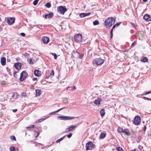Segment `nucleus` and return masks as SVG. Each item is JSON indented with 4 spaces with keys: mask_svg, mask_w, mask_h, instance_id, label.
Wrapping results in <instances>:
<instances>
[{
    "mask_svg": "<svg viewBox=\"0 0 151 151\" xmlns=\"http://www.w3.org/2000/svg\"><path fill=\"white\" fill-rule=\"evenodd\" d=\"M115 23V19L114 18L109 17L106 19L104 22L106 28H110Z\"/></svg>",
    "mask_w": 151,
    "mask_h": 151,
    "instance_id": "f257e3e1",
    "label": "nucleus"
},
{
    "mask_svg": "<svg viewBox=\"0 0 151 151\" xmlns=\"http://www.w3.org/2000/svg\"><path fill=\"white\" fill-rule=\"evenodd\" d=\"M104 60L100 58H96L93 61V63L97 65H100L104 63Z\"/></svg>",
    "mask_w": 151,
    "mask_h": 151,
    "instance_id": "f03ea898",
    "label": "nucleus"
},
{
    "mask_svg": "<svg viewBox=\"0 0 151 151\" xmlns=\"http://www.w3.org/2000/svg\"><path fill=\"white\" fill-rule=\"evenodd\" d=\"M86 150H91L95 147V145L92 142H88L86 144Z\"/></svg>",
    "mask_w": 151,
    "mask_h": 151,
    "instance_id": "7ed1b4c3",
    "label": "nucleus"
},
{
    "mask_svg": "<svg viewBox=\"0 0 151 151\" xmlns=\"http://www.w3.org/2000/svg\"><path fill=\"white\" fill-rule=\"evenodd\" d=\"M58 12L60 14H64V13L67 10V9L65 7L62 6H59L57 8Z\"/></svg>",
    "mask_w": 151,
    "mask_h": 151,
    "instance_id": "20e7f679",
    "label": "nucleus"
},
{
    "mask_svg": "<svg viewBox=\"0 0 151 151\" xmlns=\"http://www.w3.org/2000/svg\"><path fill=\"white\" fill-rule=\"evenodd\" d=\"M82 36L80 34H76L74 37L73 40L75 42H80L82 39Z\"/></svg>",
    "mask_w": 151,
    "mask_h": 151,
    "instance_id": "39448f33",
    "label": "nucleus"
},
{
    "mask_svg": "<svg viewBox=\"0 0 151 151\" xmlns=\"http://www.w3.org/2000/svg\"><path fill=\"white\" fill-rule=\"evenodd\" d=\"M141 118L139 116H136L134 119L133 123L135 125H139L141 122Z\"/></svg>",
    "mask_w": 151,
    "mask_h": 151,
    "instance_id": "423d86ee",
    "label": "nucleus"
},
{
    "mask_svg": "<svg viewBox=\"0 0 151 151\" xmlns=\"http://www.w3.org/2000/svg\"><path fill=\"white\" fill-rule=\"evenodd\" d=\"M27 75V74L26 71H23L20 74V81H23L26 78V76Z\"/></svg>",
    "mask_w": 151,
    "mask_h": 151,
    "instance_id": "0eeeda50",
    "label": "nucleus"
},
{
    "mask_svg": "<svg viewBox=\"0 0 151 151\" xmlns=\"http://www.w3.org/2000/svg\"><path fill=\"white\" fill-rule=\"evenodd\" d=\"M15 22V18L9 17L7 19V22L9 25H12Z\"/></svg>",
    "mask_w": 151,
    "mask_h": 151,
    "instance_id": "6e6552de",
    "label": "nucleus"
},
{
    "mask_svg": "<svg viewBox=\"0 0 151 151\" xmlns=\"http://www.w3.org/2000/svg\"><path fill=\"white\" fill-rule=\"evenodd\" d=\"M49 38L48 37L43 36L42 37V41L45 44H47L49 42Z\"/></svg>",
    "mask_w": 151,
    "mask_h": 151,
    "instance_id": "1a4fd4ad",
    "label": "nucleus"
},
{
    "mask_svg": "<svg viewBox=\"0 0 151 151\" xmlns=\"http://www.w3.org/2000/svg\"><path fill=\"white\" fill-rule=\"evenodd\" d=\"M72 55L75 58H78L79 55V53L77 51H73L72 53Z\"/></svg>",
    "mask_w": 151,
    "mask_h": 151,
    "instance_id": "9d476101",
    "label": "nucleus"
},
{
    "mask_svg": "<svg viewBox=\"0 0 151 151\" xmlns=\"http://www.w3.org/2000/svg\"><path fill=\"white\" fill-rule=\"evenodd\" d=\"M15 68L18 70H19L21 69V64L19 63H17L14 65Z\"/></svg>",
    "mask_w": 151,
    "mask_h": 151,
    "instance_id": "9b49d317",
    "label": "nucleus"
},
{
    "mask_svg": "<svg viewBox=\"0 0 151 151\" xmlns=\"http://www.w3.org/2000/svg\"><path fill=\"white\" fill-rule=\"evenodd\" d=\"M54 16V14L53 12H51L49 14H46L45 16V19L49 18H52Z\"/></svg>",
    "mask_w": 151,
    "mask_h": 151,
    "instance_id": "f8f14e48",
    "label": "nucleus"
},
{
    "mask_svg": "<svg viewBox=\"0 0 151 151\" xmlns=\"http://www.w3.org/2000/svg\"><path fill=\"white\" fill-rule=\"evenodd\" d=\"M91 14L90 12L87 13H81L80 15V17L81 18H83Z\"/></svg>",
    "mask_w": 151,
    "mask_h": 151,
    "instance_id": "ddd939ff",
    "label": "nucleus"
},
{
    "mask_svg": "<svg viewBox=\"0 0 151 151\" xmlns=\"http://www.w3.org/2000/svg\"><path fill=\"white\" fill-rule=\"evenodd\" d=\"M34 74L36 76H39L41 75V72L38 70H35L34 71Z\"/></svg>",
    "mask_w": 151,
    "mask_h": 151,
    "instance_id": "4468645a",
    "label": "nucleus"
},
{
    "mask_svg": "<svg viewBox=\"0 0 151 151\" xmlns=\"http://www.w3.org/2000/svg\"><path fill=\"white\" fill-rule=\"evenodd\" d=\"M76 127V126H75V125L73 126V125H71L68 128H67L66 129V131L67 132H69V131L72 130V129H73Z\"/></svg>",
    "mask_w": 151,
    "mask_h": 151,
    "instance_id": "2eb2a0df",
    "label": "nucleus"
},
{
    "mask_svg": "<svg viewBox=\"0 0 151 151\" xmlns=\"http://www.w3.org/2000/svg\"><path fill=\"white\" fill-rule=\"evenodd\" d=\"M150 16L147 14H145L143 17V19L146 21H150Z\"/></svg>",
    "mask_w": 151,
    "mask_h": 151,
    "instance_id": "dca6fc26",
    "label": "nucleus"
},
{
    "mask_svg": "<svg viewBox=\"0 0 151 151\" xmlns=\"http://www.w3.org/2000/svg\"><path fill=\"white\" fill-rule=\"evenodd\" d=\"M6 59L5 58L2 57L1 59V63L2 65H4L6 64Z\"/></svg>",
    "mask_w": 151,
    "mask_h": 151,
    "instance_id": "f3484780",
    "label": "nucleus"
},
{
    "mask_svg": "<svg viewBox=\"0 0 151 151\" xmlns=\"http://www.w3.org/2000/svg\"><path fill=\"white\" fill-rule=\"evenodd\" d=\"M122 133H123L124 134L127 135H129L130 134V133L129 131L127 129H125L123 130Z\"/></svg>",
    "mask_w": 151,
    "mask_h": 151,
    "instance_id": "a211bd4d",
    "label": "nucleus"
},
{
    "mask_svg": "<svg viewBox=\"0 0 151 151\" xmlns=\"http://www.w3.org/2000/svg\"><path fill=\"white\" fill-rule=\"evenodd\" d=\"M66 108V107H63V108H61L60 109L57 110V111H54V112H51L50 113V115H52V114H55L56 113L58 112H59L60 110H62V109H65Z\"/></svg>",
    "mask_w": 151,
    "mask_h": 151,
    "instance_id": "6ab92c4d",
    "label": "nucleus"
},
{
    "mask_svg": "<svg viewBox=\"0 0 151 151\" xmlns=\"http://www.w3.org/2000/svg\"><path fill=\"white\" fill-rule=\"evenodd\" d=\"M106 136V134L104 133H101L99 137V138L100 139H102L104 138Z\"/></svg>",
    "mask_w": 151,
    "mask_h": 151,
    "instance_id": "aec40b11",
    "label": "nucleus"
},
{
    "mask_svg": "<svg viewBox=\"0 0 151 151\" xmlns=\"http://www.w3.org/2000/svg\"><path fill=\"white\" fill-rule=\"evenodd\" d=\"M100 113L101 116H103L105 113L104 110L103 109H101L100 111Z\"/></svg>",
    "mask_w": 151,
    "mask_h": 151,
    "instance_id": "412c9836",
    "label": "nucleus"
},
{
    "mask_svg": "<svg viewBox=\"0 0 151 151\" xmlns=\"http://www.w3.org/2000/svg\"><path fill=\"white\" fill-rule=\"evenodd\" d=\"M54 75V72L53 70H51V72L50 73V75L47 76L48 78H52Z\"/></svg>",
    "mask_w": 151,
    "mask_h": 151,
    "instance_id": "4be33fe9",
    "label": "nucleus"
},
{
    "mask_svg": "<svg viewBox=\"0 0 151 151\" xmlns=\"http://www.w3.org/2000/svg\"><path fill=\"white\" fill-rule=\"evenodd\" d=\"M49 117V116H48V117H46L45 118V119H44V118H41V119H38V120H37L36 121V123H38V122H42V121H44L45 120V119H46V118L47 117Z\"/></svg>",
    "mask_w": 151,
    "mask_h": 151,
    "instance_id": "5701e85b",
    "label": "nucleus"
},
{
    "mask_svg": "<svg viewBox=\"0 0 151 151\" xmlns=\"http://www.w3.org/2000/svg\"><path fill=\"white\" fill-rule=\"evenodd\" d=\"M148 59L146 57H144L143 59L141 60V61L142 62L145 63L147 61Z\"/></svg>",
    "mask_w": 151,
    "mask_h": 151,
    "instance_id": "b1692460",
    "label": "nucleus"
},
{
    "mask_svg": "<svg viewBox=\"0 0 151 151\" xmlns=\"http://www.w3.org/2000/svg\"><path fill=\"white\" fill-rule=\"evenodd\" d=\"M36 96H39L41 94V91L39 89L36 90Z\"/></svg>",
    "mask_w": 151,
    "mask_h": 151,
    "instance_id": "393cba45",
    "label": "nucleus"
},
{
    "mask_svg": "<svg viewBox=\"0 0 151 151\" xmlns=\"http://www.w3.org/2000/svg\"><path fill=\"white\" fill-rule=\"evenodd\" d=\"M100 100L99 99H98L96 100L94 102V104L96 105H99L100 104Z\"/></svg>",
    "mask_w": 151,
    "mask_h": 151,
    "instance_id": "a878e982",
    "label": "nucleus"
},
{
    "mask_svg": "<svg viewBox=\"0 0 151 151\" xmlns=\"http://www.w3.org/2000/svg\"><path fill=\"white\" fill-rule=\"evenodd\" d=\"M117 130L118 132L119 133L122 132L123 130V128H121L120 127H118L117 129Z\"/></svg>",
    "mask_w": 151,
    "mask_h": 151,
    "instance_id": "bb28decb",
    "label": "nucleus"
},
{
    "mask_svg": "<svg viewBox=\"0 0 151 151\" xmlns=\"http://www.w3.org/2000/svg\"><path fill=\"white\" fill-rule=\"evenodd\" d=\"M58 118H60L61 119L63 120H66L65 118H66V116H58Z\"/></svg>",
    "mask_w": 151,
    "mask_h": 151,
    "instance_id": "cd10ccee",
    "label": "nucleus"
},
{
    "mask_svg": "<svg viewBox=\"0 0 151 151\" xmlns=\"http://www.w3.org/2000/svg\"><path fill=\"white\" fill-rule=\"evenodd\" d=\"M121 23V22H119L117 23H116L112 27L113 29L116 26H119L120 25V24Z\"/></svg>",
    "mask_w": 151,
    "mask_h": 151,
    "instance_id": "c85d7f7f",
    "label": "nucleus"
},
{
    "mask_svg": "<svg viewBox=\"0 0 151 151\" xmlns=\"http://www.w3.org/2000/svg\"><path fill=\"white\" fill-rule=\"evenodd\" d=\"M65 136H64L63 137L60 138V139L57 140L56 141V142L57 143H58V142H60V141H62V140H63V139L65 137Z\"/></svg>",
    "mask_w": 151,
    "mask_h": 151,
    "instance_id": "c756f323",
    "label": "nucleus"
},
{
    "mask_svg": "<svg viewBox=\"0 0 151 151\" xmlns=\"http://www.w3.org/2000/svg\"><path fill=\"white\" fill-rule=\"evenodd\" d=\"M74 118V117H70L69 116H66V118H65L66 120H70Z\"/></svg>",
    "mask_w": 151,
    "mask_h": 151,
    "instance_id": "7c9ffc66",
    "label": "nucleus"
},
{
    "mask_svg": "<svg viewBox=\"0 0 151 151\" xmlns=\"http://www.w3.org/2000/svg\"><path fill=\"white\" fill-rule=\"evenodd\" d=\"M99 23V22L97 20H95L93 22V24L94 25H98Z\"/></svg>",
    "mask_w": 151,
    "mask_h": 151,
    "instance_id": "2f4dec72",
    "label": "nucleus"
},
{
    "mask_svg": "<svg viewBox=\"0 0 151 151\" xmlns=\"http://www.w3.org/2000/svg\"><path fill=\"white\" fill-rule=\"evenodd\" d=\"M9 150L11 151H16L15 148L12 146H11L9 148Z\"/></svg>",
    "mask_w": 151,
    "mask_h": 151,
    "instance_id": "473e14b6",
    "label": "nucleus"
},
{
    "mask_svg": "<svg viewBox=\"0 0 151 151\" xmlns=\"http://www.w3.org/2000/svg\"><path fill=\"white\" fill-rule=\"evenodd\" d=\"M116 149L117 151H124L122 148L120 147H116Z\"/></svg>",
    "mask_w": 151,
    "mask_h": 151,
    "instance_id": "72a5a7b5",
    "label": "nucleus"
},
{
    "mask_svg": "<svg viewBox=\"0 0 151 151\" xmlns=\"http://www.w3.org/2000/svg\"><path fill=\"white\" fill-rule=\"evenodd\" d=\"M45 6L48 8H50L51 6V5L50 3H47L45 4Z\"/></svg>",
    "mask_w": 151,
    "mask_h": 151,
    "instance_id": "f704fd0d",
    "label": "nucleus"
},
{
    "mask_svg": "<svg viewBox=\"0 0 151 151\" xmlns=\"http://www.w3.org/2000/svg\"><path fill=\"white\" fill-rule=\"evenodd\" d=\"M51 54L54 56V58L55 59H57L58 56L55 53H51Z\"/></svg>",
    "mask_w": 151,
    "mask_h": 151,
    "instance_id": "c9c22d12",
    "label": "nucleus"
},
{
    "mask_svg": "<svg viewBox=\"0 0 151 151\" xmlns=\"http://www.w3.org/2000/svg\"><path fill=\"white\" fill-rule=\"evenodd\" d=\"M39 1V0H35L33 2V4L34 5H36L37 4Z\"/></svg>",
    "mask_w": 151,
    "mask_h": 151,
    "instance_id": "e433bc0d",
    "label": "nucleus"
},
{
    "mask_svg": "<svg viewBox=\"0 0 151 151\" xmlns=\"http://www.w3.org/2000/svg\"><path fill=\"white\" fill-rule=\"evenodd\" d=\"M35 127V126L33 125H30L29 127L28 126L27 127V128H34Z\"/></svg>",
    "mask_w": 151,
    "mask_h": 151,
    "instance_id": "4c0bfd02",
    "label": "nucleus"
},
{
    "mask_svg": "<svg viewBox=\"0 0 151 151\" xmlns=\"http://www.w3.org/2000/svg\"><path fill=\"white\" fill-rule=\"evenodd\" d=\"M63 102L64 103H66L68 102V99L67 98H65L63 99Z\"/></svg>",
    "mask_w": 151,
    "mask_h": 151,
    "instance_id": "58836bf2",
    "label": "nucleus"
},
{
    "mask_svg": "<svg viewBox=\"0 0 151 151\" xmlns=\"http://www.w3.org/2000/svg\"><path fill=\"white\" fill-rule=\"evenodd\" d=\"M10 139L12 140H16V138H15V136H11Z\"/></svg>",
    "mask_w": 151,
    "mask_h": 151,
    "instance_id": "ea45409f",
    "label": "nucleus"
},
{
    "mask_svg": "<svg viewBox=\"0 0 151 151\" xmlns=\"http://www.w3.org/2000/svg\"><path fill=\"white\" fill-rule=\"evenodd\" d=\"M35 134L36 136V137H37L39 135V133L37 131H36L35 133Z\"/></svg>",
    "mask_w": 151,
    "mask_h": 151,
    "instance_id": "a19ab883",
    "label": "nucleus"
},
{
    "mask_svg": "<svg viewBox=\"0 0 151 151\" xmlns=\"http://www.w3.org/2000/svg\"><path fill=\"white\" fill-rule=\"evenodd\" d=\"M29 63L30 64H32L33 63V59L32 58H30L29 59Z\"/></svg>",
    "mask_w": 151,
    "mask_h": 151,
    "instance_id": "79ce46f5",
    "label": "nucleus"
},
{
    "mask_svg": "<svg viewBox=\"0 0 151 151\" xmlns=\"http://www.w3.org/2000/svg\"><path fill=\"white\" fill-rule=\"evenodd\" d=\"M83 54H80L79 53V55L78 58L81 59L83 57Z\"/></svg>",
    "mask_w": 151,
    "mask_h": 151,
    "instance_id": "37998d69",
    "label": "nucleus"
},
{
    "mask_svg": "<svg viewBox=\"0 0 151 151\" xmlns=\"http://www.w3.org/2000/svg\"><path fill=\"white\" fill-rule=\"evenodd\" d=\"M137 139L139 141H140L142 139V137L140 135H139L138 136Z\"/></svg>",
    "mask_w": 151,
    "mask_h": 151,
    "instance_id": "c03bdc74",
    "label": "nucleus"
},
{
    "mask_svg": "<svg viewBox=\"0 0 151 151\" xmlns=\"http://www.w3.org/2000/svg\"><path fill=\"white\" fill-rule=\"evenodd\" d=\"M72 134L71 133H69L67 135V137L68 138H70L72 136Z\"/></svg>",
    "mask_w": 151,
    "mask_h": 151,
    "instance_id": "a18cd8bd",
    "label": "nucleus"
},
{
    "mask_svg": "<svg viewBox=\"0 0 151 151\" xmlns=\"http://www.w3.org/2000/svg\"><path fill=\"white\" fill-rule=\"evenodd\" d=\"M149 93H151V91L146 92H145V93L144 94V95H146L148 94Z\"/></svg>",
    "mask_w": 151,
    "mask_h": 151,
    "instance_id": "49530a36",
    "label": "nucleus"
},
{
    "mask_svg": "<svg viewBox=\"0 0 151 151\" xmlns=\"http://www.w3.org/2000/svg\"><path fill=\"white\" fill-rule=\"evenodd\" d=\"M21 35L22 36H24L25 34L24 33L22 32L21 33Z\"/></svg>",
    "mask_w": 151,
    "mask_h": 151,
    "instance_id": "de8ad7c7",
    "label": "nucleus"
},
{
    "mask_svg": "<svg viewBox=\"0 0 151 151\" xmlns=\"http://www.w3.org/2000/svg\"><path fill=\"white\" fill-rule=\"evenodd\" d=\"M146 129V127L145 126H144V127L143 129V130L144 131H145Z\"/></svg>",
    "mask_w": 151,
    "mask_h": 151,
    "instance_id": "09e8293b",
    "label": "nucleus"
},
{
    "mask_svg": "<svg viewBox=\"0 0 151 151\" xmlns=\"http://www.w3.org/2000/svg\"><path fill=\"white\" fill-rule=\"evenodd\" d=\"M135 41L133 42H132V45H131V47H133L134 45L135 44Z\"/></svg>",
    "mask_w": 151,
    "mask_h": 151,
    "instance_id": "8fccbe9b",
    "label": "nucleus"
},
{
    "mask_svg": "<svg viewBox=\"0 0 151 151\" xmlns=\"http://www.w3.org/2000/svg\"><path fill=\"white\" fill-rule=\"evenodd\" d=\"M144 98L146 99H147V100H151V99H150V98H147V97H144Z\"/></svg>",
    "mask_w": 151,
    "mask_h": 151,
    "instance_id": "3c124183",
    "label": "nucleus"
},
{
    "mask_svg": "<svg viewBox=\"0 0 151 151\" xmlns=\"http://www.w3.org/2000/svg\"><path fill=\"white\" fill-rule=\"evenodd\" d=\"M22 96H26V93H24L23 92L22 94Z\"/></svg>",
    "mask_w": 151,
    "mask_h": 151,
    "instance_id": "603ef678",
    "label": "nucleus"
},
{
    "mask_svg": "<svg viewBox=\"0 0 151 151\" xmlns=\"http://www.w3.org/2000/svg\"><path fill=\"white\" fill-rule=\"evenodd\" d=\"M37 80V78H35L33 79V81H36Z\"/></svg>",
    "mask_w": 151,
    "mask_h": 151,
    "instance_id": "864d4df0",
    "label": "nucleus"
},
{
    "mask_svg": "<svg viewBox=\"0 0 151 151\" xmlns=\"http://www.w3.org/2000/svg\"><path fill=\"white\" fill-rule=\"evenodd\" d=\"M134 151H140V150L139 149H135Z\"/></svg>",
    "mask_w": 151,
    "mask_h": 151,
    "instance_id": "5fc2aeb1",
    "label": "nucleus"
},
{
    "mask_svg": "<svg viewBox=\"0 0 151 151\" xmlns=\"http://www.w3.org/2000/svg\"><path fill=\"white\" fill-rule=\"evenodd\" d=\"M17 111V109H14V110H13V111L14 112H16Z\"/></svg>",
    "mask_w": 151,
    "mask_h": 151,
    "instance_id": "6e6d98bb",
    "label": "nucleus"
},
{
    "mask_svg": "<svg viewBox=\"0 0 151 151\" xmlns=\"http://www.w3.org/2000/svg\"><path fill=\"white\" fill-rule=\"evenodd\" d=\"M113 29V28H112V29H111V31H110V34H112L113 33V29Z\"/></svg>",
    "mask_w": 151,
    "mask_h": 151,
    "instance_id": "4d7b16f0",
    "label": "nucleus"
},
{
    "mask_svg": "<svg viewBox=\"0 0 151 151\" xmlns=\"http://www.w3.org/2000/svg\"><path fill=\"white\" fill-rule=\"evenodd\" d=\"M17 73V72H16V71H15L14 72V77H15V76H16L15 74Z\"/></svg>",
    "mask_w": 151,
    "mask_h": 151,
    "instance_id": "13d9d810",
    "label": "nucleus"
},
{
    "mask_svg": "<svg viewBox=\"0 0 151 151\" xmlns=\"http://www.w3.org/2000/svg\"><path fill=\"white\" fill-rule=\"evenodd\" d=\"M132 25L133 27H134L135 28H136V27H137L133 23L132 24Z\"/></svg>",
    "mask_w": 151,
    "mask_h": 151,
    "instance_id": "bf43d9fd",
    "label": "nucleus"
},
{
    "mask_svg": "<svg viewBox=\"0 0 151 151\" xmlns=\"http://www.w3.org/2000/svg\"><path fill=\"white\" fill-rule=\"evenodd\" d=\"M14 96H15V93H14L12 95V98H14Z\"/></svg>",
    "mask_w": 151,
    "mask_h": 151,
    "instance_id": "052dcab7",
    "label": "nucleus"
},
{
    "mask_svg": "<svg viewBox=\"0 0 151 151\" xmlns=\"http://www.w3.org/2000/svg\"><path fill=\"white\" fill-rule=\"evenodd\" d=\"M2 113L1 112L0 113V117L2 116Z\"/></svg>",
    "mask_w": 151,
    "mask_h": 151,
    "instance_id": "680f3d73",
    "label": "nucleus"
},
{
    "mask_svg": "<svg viewBox=\"0 0 151 151\" xmlns=\"http://www.w3.org/2000/svg\"><path fill=\"white\" fill-rule=\"evenodd\" d=\"M110 35H111V38L113 37V34H110Z\"/></svg>",
    "mask_w": 151,
    "mask_h": 151,
    "instance_id": "e2e57ef3",
    "label": "nucleus"
},
{
    "mask_svg": "<svg viewBox=\"0 0 151 151\" xmlns=\"http://www.w3.org/2000/svg\"><path fill=\"white\" fill-rule=\"evenodd\" d=\"M147 0H143V1L144 2H145L147 1Z\"/></svg>",
    "mask_w": 151,
    "mask_h": 151,
    "instance_id": "0e129e2a",
    "label": "nucleus"
},
{
    "mask_svg": "<svg viewBox=\"0 0 151 151\" xmlns=\"http://www.w3.org/2000/svg\"><path fill=\"white\" fill-rule=\"evenodd\" d=\"M70 88V87L69 86H68L67 87V88H66V89L67 90H68V88Z\"/></svg>",
    "mask_w": 151,
    "mask_h": 151,
    "instance_id": "69168bd1",
    "label": "nucleus"
},
{
    "mask_svg": "<svg viewBox=\"0 0 151 151\" xmlns=\"http://www.w3.org/2000/svg\"><path fill=\"white\" fill-rule=\"evenodd\" d=\"M150 20H151V17L150 16Z\"/></svg>",
    "mask_w": 151,
    "mask_h": 151,
    "instance_id": "338daca9",
    "label": "nucleus"
},
{
    "mask_svg": "<svg viewBox=\"0 0 151 151\" xmlns=\"http://www.w3.org/2000/svg\"><path fill=\"white\" fill-rule=\"evenodd\" d=\"M74 88H75V89H76V87L75 86H74Z\"/></svg>",
    "mask_w": 151,
    "mask_h": 151,
    "instance_id": "774afa93",
    "label": "nucleus"
}]
</instances>
